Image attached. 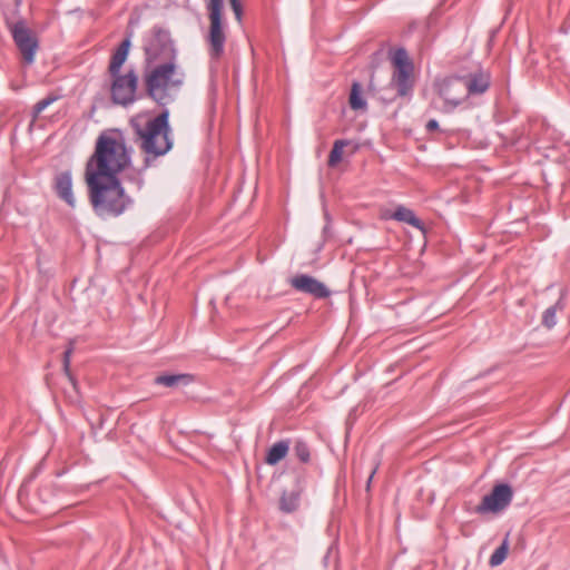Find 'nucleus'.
Returning a JSON list of instances; mask_svg holds the SVG:
<instances>
[{"label":"nucleus","instance_id":"f257e3e1","mask_svg":"<svg viewBox=\"0 0 570 570\" xmlns=\"http://www.w3.org/2000/svg\"><path fill=\"white\" fill-rule=\"evenodd\" d=\"M145 51L147 63H156L145 73L147 95L158 105L166 106L174 100L184 78L176 63V51L169 33L165 30L155 31Z\"/></svg>","mask_w":570,"mask_h":570},{"label":"nucleus","instance_id":"9b49d317","mask_svg":"<svg viewBox=\"0 0 570 570\" xmlns=\"http://www.w3.org/2000/svg\"><path fill=\"white\" fill-rule=\"evenodd\" d=\"M289 284L294 289L313 295L316 298H326L331 294L322 282L307 274H299L292 277Z\"/></svg>","mask_w":570,"mask_h":570},{"label":"nucleus","instance_id":"6ab92c4d","mask_svg":"<svg viewBox=\"0 0 570 570\" xmlns=\"http://www.w3.org/2000/svg\"><path fill=\"white\" fill-rule=\"evenodd\" d=\"M564 308V303L562 297H560L554 305L548 307L542 315V324L552 328L557 324V312L562 311Z\"/></svg>","mask_w":570,"mask_h":570},{"label":"nucleus","instance_id":"f3484780","mask_svg":"<svg viewBox=\"0 0 570 570\" xmlns=\"http://www.w3.org/2000/svg\"><path fill=\"white\" fill-rule=\"evenodd\" d=\"M193 381L189 374H163L155 377V384L166 387H176L178 385H187Z\"/></svg>","mask_w":570,"mask_h":570},{"label":"nucleus","instance_id":"2eb2a0df","mask_svg":"<svg viewBox=\"0 0 570 570\" xmlns=\"http://www.w3.org/2000/svg\"><path fill=\"white\" fill-rule=\"evenodd\" d=\"M387 218L406 223L422 232H424L423 223L415 216L412 209H409L402 205L397 206L396 209Z\"/></svg>","mask_w":570,"mask_h":570},{"label":"nucleus","instance_id":"b1692460","mask_svg":"<svg viewBox=\"0 0 570 570\" xmlns=\"http://www.w3.org/2000/svg\"><path fill=\"white\" fill-rule=\"evenodd\" d=\"M57 100V97L49 96L38 101L33 107V117H38L47 107Z\"/></svg>","mask_w":570,"mask_h":570},{"label":"nucleus","instance_id":"1a4fd4ad","mask_svg":"<svg viewBox=\"0 0 570 570\" xmlns=\"http://www.w3.org/2000/svg\"><path fill=\"white\" fill-rule=\"evenodd\" d=\"M112 82L110 87L111 99L115 104L128 106L136 100V90L138 87V76L135 70L127 73H117L111 76Z\"/></svg>","mask_w":570,"mask_h":570},{"label":"nucleus","instance_id":"f8f14e48","mask_svg":"<svg viewBox=\"0 0 570 570\" xmlns=\"http://www.w3.org/2000/svg\"><path fill=\"white\" fill-rule=\"evenodd\" d=\"M465 83L468 97L479 96L484 94L490 87V75L485 71H478L461 76Z\"/></svg>","mask_w":570,"mask_h":570},{"label":"nucleus","instance_id":"aec40b11","mask_svg":"<svg viewBox=\"0 0 570 570\" xmlns=\"http://www.w3.org/2000/svg\"><path fill=\"white\" fill-rule=\"evenodd\" d=\"M350 106L353 110L366 109V100L362 97V87L354 81L350 94Z\"/></svg>","mask_w":570,"mask_h":570},{"label":"nucleus","instance_id":"20e7f679","mask_svg":"<svg viewBox=\"0 0 570 570\" xmlns=\"http://www.w3.org/2000/svg\"><path fill=\"white\" fill-rule=\"evenodd\" d=\"M86 183L92 209L101 218L117 217L132 204L118 177L99 178L89 175Z\"/></svg>","mask_w":570,"mask_h":570},{"label":"nucleus","instance_id":"f03ea898","mask_svg":"<svg viewBox=\"0 0 570 570\" xmlns=\"http://www.w3.org/2000/svg\"><path fill=\"white\" fill-rule=\"evenodd\" d=\"M168 119L169 111L164 109L154 118H135L131 120V127L140 141L139 148L145 154L144 165L134 179L137 189H141L144 186L141 171L151 167L158 157L165 156L173 148Z\"/></svg>","mask_w":570,"mask_h":570},{"label":"nucleus","instance_id":"393cba45","mask_svg":"<svg viewBox=\"0 0 570 570\" xmlns=\"http://www.w3.org/2000/svg\"><path fill=\"white\" fill-rule=\"evenodd\" d=\"M72 353V346L70 345L63 353V368L66 374L68 375L69 380L73 383V379L69 372V365H70V356Z\"/></svg>","mask_w":570,"mask_h":570},{"label":"nucleus","instance_id":"a211bd4d","mask_svg":"<svg viewBox=\"0 0 570 570\" xmlns=\"http://www.w3.org/2000/svg\"><path fill=\"white\" fill-rule=\"evenodd\" d=\"M299 492L298 491H284L281 500L279 508L283 512L291 513L298 508Z\"/></svg>","mask_w":570,"mask_h":570},{"label":"nucleus","instance_id":"39448f33","mask_svg":"<svg viewBox=\"0 0 570 570\" xmlns=\"http://www.w3.org/2000/svg\"><path fill=\"white\" fill-rule=\"evenodd\" d=\"M436 96L430 101V109L442 114H452L459 107L466 105L468 94L461 76H451L439 80L434 85Z\"/></svg>","mask_w":570,"mask_h":570},{"label":"nucleus","instance_id":"dca6fc26","mask_svg":"<svg viewBox=\"0 0 570 570\" xmlns=\"http://www.w3.org/2000/svg\"><path fill=\"white\" fill-rule=\"evenodd\" d=\"M289 450V441L282 440L274 443L269 450L267 451L265 462L269 465H275L279 461H282L288 453Z\"/></svg>","mask_w":570,"mask_h":570},{"label":"nucleus","instance_id":"cd10ccee","mask_svg":"<svg viewBox=\"0 0 570 570\" xmlns=\"http://www.w3.org/2000/svg\"><path fill=\"white\" fill-rule=\"evenodd\" d=\"M376 469H377V466H376V468H374V469L372 470V472L370 473V475H368V479H367V482H366V490H370L371 482H372V479H373V476H374V474H375V472H376Z\"/></svg>","mask_w":570,"mask_h":570},{"label":"nucleus","instance_id":"0eeeda50","mask_svg":"<svg viewBox=\"0 0 570 570\" xmlns=\"http://www.w3.org/2000/svg\"><path fill=\"white\" fill-rule=\"evenodd\" d=\"M394 71L391 78L390 86L396 90L394 97L389 100H394L395 97H406L413 90V63L409 59L407 51L404 48H399L392 56Z\"/></svg>","mask_w":570,"mask_h":570},{"label":"nucleus","instance_id":"6e6552de","mask_svg":"<svg viewBox=\"0 0 570 570\" xmlns=\"http://www.w3.org/2000/svg\"><path fill=\"white\" fill-rule=\"evenodd\" d=\"M8 28L24 62L27 65L33 63L36 52L39 48L38 38L33 30L27 26L24 20L10 22L8 23Z\"/></svg>","mask_w":570,"mask_h":570},{"label":"nucleus","instance_id":"4468645a","mask_svg":"<svg viewBox=\"0 0 570 570\" xmlns=\"http://www.w3.org/2000/svg\"><path fill=\"white\" fill-rule=\"evenodd\" d=\"M129 48H130V38L128 37L121 41V43L118 46V48L115 50V52L111 56L109 68H108L110 76H116L117 73H120V68L127 59Z\"/></svg>","mask_w":570,"mask_h":570},{"label":"nucleus","instance_id":"bb28decb","mask_svg":"<svg viewBox=\"0 0 570 570\" xmlns=\"http://www.w3.org/2000/svg\"><path fill=\"white\" fill-rule=\"evenodd\" d=\"M426 131L431 132L439 129V122L435 119H430L425 125Z\"/></svg>","mask_w":570,"mask_h":570},{"label":"nucleus","instance_id":"9d476101","mask_svg":"<svg viewBox=\"0 0 570 570\" xmlns=\"http://www.w3.org/2000/svg\"><path fill=\"white\" fill-rule=\"evenodd\" d=\"M512 499L513 491L509 484H497L489 494L483 497L481 503L475 508V512L479 514L499 513L510 505Z\"/></svg>","mask_w":570,"mask_h":570},{"label":"nucleus","instance_id":"4be33fe9","mask_svg":"<svg viewBox=\"0 0 570 570\" xmlns=\"http://www.w3.org/2000/svg\"><path fill=\"white\" fill-rule=\"evenodd\" d=\"M509 551L508 539L505 538L501 546H499L492 556L490 557L489 563L492 567L500 566L507 558Z\"/></svg>","mask_w":570,"mask_h":570},{"label":"nucleus","instance_id":"a878e982","mask_svg":"<svg viewBox=\"0 0 570 570\" xmlns=\"http://www.w3.org/2000/svg\"><path fill=\"white\" fill-rule=\"evenodd\" d=\"M228 1L230 3V7L233 9L236 20L238 22H240L242 17H243V8H242L240 1L239 0H228Z\"/></svg>","mask_w":570,"mask_h":570},{"label":"nucleus","instance_id":"ddd939ff","mask_svg":"<svg viewBox=\"0 0 570 570\" xmlns=\"http://www.w3.org/2000/svg\"><path fill=\"white\" fill-rule=\"evenodd\" d=\"M55 190L60 199L66 202L70 207L76 206V199L72 193V178L70 171L59 173L55 177Z\"/></svg>","mask_w":570,"mask_h":570},{"label":"nucleus","instance_id":"423d86ee","mask_svg":"<svg viewBox=\"0 0 570 570\" xmlns=\"http://www.w3.org/2000/svg\"><path fill=\"white\" fill-rule=\"evenodd\" d=\"M223 0H208L206 4L210 22L206 40L208 53L214 60L220 59L225 52L226 33L223 22Z\"/></svg>","mask_w":570,"mask_h":570},{"label":"nucleus","instance_id":"5701e85b","mask_svg":"<svg viewBox=\"0 0 570 570\" xmlns=\"http://www.w3.org/2000/svg\"><path fill=\"white\" fill-rule=\"evenodd\" d=\"M296 456L304 463L309 461V449L303 441H297L294 446Z\"/></svg>","mask_w":570,"mask_h":570},{"label":"nucleus","instance_id":"7ed1b4c3","mask_svg":"<svg viewBox=\"0 0 570 570\" xmlns=\"http://www.w3.org/2000/svg\"><path fill=\"white\" fill-rule=\"evenodd\" d=\"M131 163V149L119 132H102L96 140L95 151L86 165V177L114 178Z\"/></svg>","mask_w":570,"mask_h":570},{"label":"nucleus","instance_id":"412c9836","mask_svg":"<svg viewBox=\"0 0 570 570\" xmlns=\"http://www.w3.org/2000/svg\"><path fill=\"white\" fill-rule=\"evenodd\" d=\"M350 144L351 140L347 139H337L334 141L333 148L328 156V166L334 167L342 160L343 149Z\"/></svg>","mask_w":570,"mask_h":570}]
</instances>
